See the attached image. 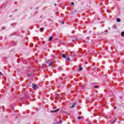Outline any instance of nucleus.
Wrapping results in <instances>:
<instances>
[{
    "label": "nucleus",
    "instance_id": "f257e3e1",
    "mask_svg": "<svg viewBox=\"0 0 124 124\" xmlns=\"http://www.w3.org/2000/svg\"><path fill=\"white\" fill-rule=\"evenodd\" d=\"M32 88L33 90H36L38 88L37 85L34 83H32Z\"/></svg>",
    "mask_w": 124,
    "mask_h": 124
},
{
    "label": "nucleus",
    "instance_id": "f03ea898",
    "mask_svg": "<svg viewBox=\"0 0 124 124\" xmlns=\"http://www.w3.org/2000/svg\"><path fill=\"white\" fill-rule=\"evenodd\" d=\"M58 111H60V108H58L54 110H51V113H57V112H58Z\"/></svg>",
    "mask_w": 124,
    "mask_h": 124
},
{
    "label": "nucleus",
    "instance_id": "7ed1b4c3",
    "mask_svg": "<svg viewBox=\"0 0 124 124\" xmlns=\"http://www.w3.org/2000/svg\"><path fill=\"white\" fill-rule=\"evenodd\" d=\"M53 62H51L50 63H48L49 66H52V64H53Z\"/></svg>",
    "mask_w": 124,
    "mask_h": 124
},
{
    "label": "nucleus",
    "instance_id": "20e7f679",
    "mask_svg": "<svg viewBox=\"0 0 124 124\" xmlns=\"http://www.w3.org/2000/svg\"><path fill=\"white\" fill-rule=\"evenodd\" d=\"M62 58H63L64 59H65L66 58V56H65V54H62Z\"/></svg>",
    "mask_w": 124,
    "mask_h": 124
},
{
    "label": "nucleus",
    "instance_id": "39448f33",
    "mask_svg": "<svg viewBox=\"0 0 124 124\" xmlns=\"http://www.w3.org/2000/svg\"><path fill=\"white\" fill-rule=\"evenodd\" d=\"M75 41H78V39H76L72 40V43H73Z\"/></svg>",
    "mask_w": 124,
    "mask_h": 124
},
{
    "label": "nucleus",
    "instance_id": "423d86ee",
    "mask_svg": "<svg viewBox=\"0 0 124 124\" xmlns=\"http://www.w3.org/2000/svg\"><path fill=\"white\" fill-rule=\"evenodd\" d=\"M65 59L67 62H69V61H70V59L68 57H66Z\"/></svg>",
    "mask_w": 124,
    "mask_h": 124
},
{
    "label": "nucleus",
    "instance_id": "0eeeda50",
    "mask_svg": "<svg viewBox=\"0 0 124 124\" xmlns=\"http://www.w3.org/2000/svg\"><path fill=\"white\" fill-rule=\"evenodd\" d=\"M117 22H118V23H120V22H121V19H120V18H117L116 19Z\"/></svg>",
    "mask_w": 124,
    "mask_h": 124
},
{
    "label": "nucleus",
    "instance_id": "6e6552de",
    "mask_svg": "<svg viewBox=\"0 0 124 124\" xmlns=\"http://www.w3.org/2000/svg\"><path fill=\"white\" fill-rule=\"evenodd\" d=\"M76 105V103H75L74 105H73L72 106H71V108H74V107H75V106Z\"/></svg>",
    "mask_w": 124,
    "mask_h": 124
},
{
    "label": "nucleus",
    "instance_id": "1a4fd4ad",
    "mask_svg": "<svg viewBox=\"0 0 124 124\" xmlns=\"http://www.w3.org/2000/svg\"><path fill=\"white\" fill-rule=\"evenodd\" d=\"M52 39H53V37H50L49 38L48 40H49V41H51Z\"/></svg>",
    "mask_w": 124,
    "mask_h": 124
},
{
    "label": "nucleus",
    "instance_id": "9d476101",
    "mask_svg": "<svg viewBox=\"0 0 124 124\" xmlns=\"http://www.w3.org/2000/svg\"><path fill=\"white\" fill-rule=\"evenodd\" d=\"M121 36H122L123 37H124V31L121 33Z\"/></svg>",
    "mask_w": 124,
    "mask_h": 124
},
{
    "label": "nucleus",
    "instance_id": "9b49d317",
    "mask_svg": "<svg viewBox=\"0 0 124 124\" xmlns=\"http://www.w3.org/2000/svg\"><path fill=\"white\" fill-rule=\"evenodd\" d=\"M82 69H83V68H82V67H80L78 71H81Z\"/></svg>",
    "mask_w": 124,
    "mask_h": 124
},
{
    "label": "nucleus",
    "instance_id": "f8f14e48",
    "mask_svg": "<svg viewBox=\"0 0 124 124\" xmlns=\"http://www.w3.org/2000/svg\"><path fill=\"white\" fill-rule=\"evenodd\" d=\"M31 74H32V73H30V74H28V76H31Z\"/></svg>",
    "mask_w": 124,
    "mask_h": 124
},
{
    "label": "nucleus",
    "instance_id": "ddd939ff",
    "mask_svg": "<svg viewBox=\"0 0 124 124\" xmlns=\"http://www.w3.org/2000/svg\"><path fill=\"white\" fill-rule=\"evenodd\" d=\"M40 30H41L42 31H44V28H40Z\"/></svg>",
    "mask_w": 124,
    "mask_h": 124
},
{
    "label": "nucleus",
    "instance_id": "4468645a",
    "mask_svg": "<svg viewBox=\"0 0 124 124\" xmlns=\"http://www.w3.org/2000/svg\"><path fill=\"white\" fill-rule=\"evenodd\" d=\"M94 88H95V89H98V86H95Z\"/></svg>",
    "mask_w": 124,
    "mask_h": 124
},
{
    "label": "nucleus",
    "instance_id": "2eb2a0df",
    "mask_svg": "<svg viewBox=\"0 0 124 124\" xmlns=\"http://www.w3.org/2000/svg\"><path fill=\"white\" fill-rule=\"evenodd\" d=\"M71 4H72V5H74V2H72L71 3Z\"/></svg>",
    "mask_w": 124,
    "mask_h": 124
},
{
    "label": "nucleus",
    "instance_id": "dca6fc26",
    "mask_svg": "<svg viewBox=\"0 0 124 124\" xmlns=\"http://www.w3.org/2000/svg\"><path fill=\"white\" fill-rule=\"evenodd\" d=\"M78 120H81V117H80V116L78 117Z\"/></svg>",
    "mask_w": 124,
    "mask_h": 124
},
{
    "label": "nucleus",
    "instance_id": "f3484780",
    "mask_svg": "<svg viewBox=\"0 0 124 124\" xmlns=\"http://www.w3.org/2000/svg\"><path fill=\"white\" fill-rule=\"evenodd\" d=\"M59 124H62V121H60Z\"/></svg>",
    "mask_w": 124,
    "mask_h": 124
},
{
    "label": "nucleus",
    "instance_id": "a211bd4d",
    "mask_svg": "<svg viewBox=\"0 0 124 124\" xmlns=\"http://www.w3.org/2000/svg\"><path fill=\"white\" fill-rule=\"evenodd\" d=\"M41 67H42V68H44V65H43Z\"/></svg>",
    "mask_w": 124,
    "mask_h": 124
},
{
    "label": "nucleus",
    "instance_id": "6ab92c4d",
    "mask_svg": "<svg viewBox=\"0 0 124 124\" xmlns=\"http://www.w3.org/2000/svg\"><path fill=\"white\" fill-rule=\"evenodd\" d=\"M61 23H62V24H64V22H63V21H62Z\"/></svg>",
    "mask_w": 124,
    "mask_h": 124
},
{
    "label": "nucleus",
    "instance_id": "aec40b11",
    "mask_svg": "<svg viewBox=\"0 0 124 124\" xmlns=\"http://www.w3.org/2000/svg\"><path fill=\"white\" fill-rule=\"evenodd\" d=\"M73 13H74V12H72V14H73Z\"/></svg>",
    "mask_w": 124,
    "mask_h": 124
},
{
    "label": "nucleus",
    "instance_id": "412c9836",
    "mask_svg": "<svg viewBox=\"0 0 124 124\" xmlns=\"http://www.w3.org/2000/svg\"><path fill=\"white\" fill-rule=\"evenodd\" d=\"M54 5L55 6H56L57 5V4H55Z\"/></svg>",
    "mask_w": 124,
    "mask_h": 124
},
{
    "label": "nucleus",
    "instance_id": "4be33fe9",
    "mask_svg": "<svg viewBox=\"0 0 124 124\" xmlns=\"http://www.w3.org/2000/svg\"><path fill=\"white\" fill-rule=\"evenodd\" d=\"M75 12H77V10H75Z\"/></svg>",
    "mask_w": 124,
    "mask_h": 124
},
{
    "label": "nucleus",
    "instance_id": "5701e85b",
    "mask_svg": "<svg viewBox=\"0 0 124 124\" xmlns=\"http://www.w3.org/2000/svg\"><path fill=\"white\" fill-rule=\"evenodd\" d=\"M116 108H117V107H114V108H115V109H116Z\"/></svg>",
    "mask_w": 124,
    "mask_h": 124
},
{
    "label": "nucleus",
    "instance_id": "b1692460",
    "mask_svg": "<svg viewBox=\"0 0 124 124\" xmlns=\"http://www.w3.org/2000/svg\"><path fill=\"white\" fill-rule=\"evenodd\" d=\"M108 30H109V31H110V28H108Z\"/></svg>",
    "mask_w": 124,
    "mask_h": 124
},
{
    "label": "nucleus",
    "instance_id": "393cba45",
    "mask_svg": "<svg viewBox=\"0 0 124 124\" xmlns=\"http://www.w3.org/2000/svg\"><path fill=\"white\" fill-rule=\"evenodd\" d=\"M1 75H3L2 73H1Z\"/></svg>",
    "mask_w": 124,
    "mask_h": 124
},
{
    "label": "nucleus",
    "instance_id": "a878e982",
    "mask_svg": "<svg viewBox=\"0 0 124 124\" xmlns=\"http://www.w3.org/2000/svg\"><path fill=\"white\" fill-rule=\"evenodd\" d=\"M115 122H116V121H114L113 123H115Z\"/></svg>",
    "mask_w": 124,
    "mask_h": 124
}]
</instances>
